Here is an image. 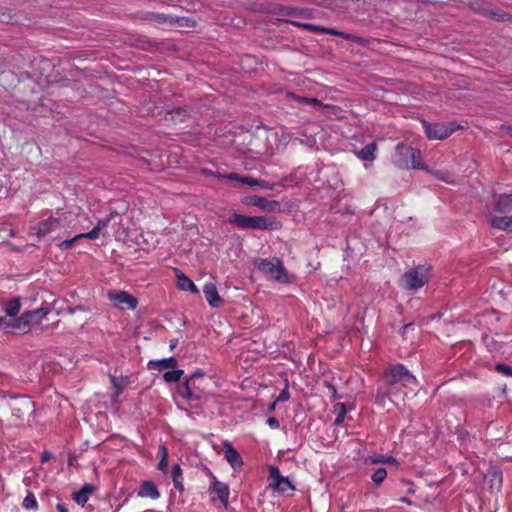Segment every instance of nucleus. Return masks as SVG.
Wrapping results in <instances>:
<instances>
[{
    "mask_svg": "<svg viewBox=\"0 0 512 512\" xmlns=\"http://www.w3.org/2000/svg\"><path fill=\"white\" fill-rule=\"evenodd\" d=\"M422 123L427 138L431 140H443L453 133V129L441 123H429L425 120Z\"/></svg>",
    "mask_w": 512,
    "mask_h": 512,
    "instance_id": "obj_9",
    "label": "nucleus"
},
{
    "mask_svg": "<svg viewBox=\"0 0 512 512\" xmlns=\"http://www.w3.org/2000/svg\"><path fill=\"white\" fill-rule=\"evenodd\" d=\"M386 396L387 395L384 392L378 391L375 395V403L378 405H384Z\"/></svg>",
    "mask_w": 512,
    "mask_h": 512,
    "instance_id": "obj_46",
    "label": "nucleus"
},
{
    "mask_svg": "<svg viewBox=\"0 0 512 512\" xmlns=\"http://www.w3.org/2000/svg\"><path fill=\"white\" fill-rule=\"evenodd\" d=\"M182 474H183V472H182V468L180 467V465L179 464L173 465L172 471H171L172 481H173L175 489L180 493L184 492Z\"/></svg>",
    "mask_w": 512,
    "mask_h": 512,
    "instance_id": "obj_26",
    "label": "nucleus"
},
{
    "mask_svg": "<svg viewBox=\"0 0 512 512\" xmlns=\"http://www.w3.org/2000/svg\"><path fill=\"white\" fill-rule=\"evenodd\" d=\"M226 179L230 181H236L241 184H246L250 186H256L257 179L250 177V176H244L237 173H227V176H225Z\"/></svg>",
    "mask_w": 512,
    "mask_h": 512,
    "instance_id": "obj_30",
    "label": "nucleus"
},
{
    "mask_svg": "<svg viewBox=\"0 0 512 512\" xmlns=\"http://www.w3.org/2000/svg\"><path fill=\"white\" fill-rule=\"evenodd\" d=\"M20 309V298H13L6 303L4 311L8 316L14 317L19 313Z\"/></svg>",
    "mask_w": 512,
    "mask_h": 512,
    "instance_id": "obj_31",
    "label": "nucleus"
},
{
    "mask_svg": "<svg viewBox=\"0 0 512 512\" xmlns=\"http://www.w3.org/2000/svg\"><path fill=\"white\" fill-rule=\"evenodd\" d=\"M109 379L114 388L112 400L115 401L122 394L124 389L130 384V378L129 376L117 377L115 375H109Z\"/></svg>",
    "mask_w": 512,
    "mask_h": 512,
    "instance_id": "obj_18",
    "label": "nucleus"
},
{
    "mask_svg": "<svg viewBox=\"0 0 512 512\" xmlns=\"http://www.w3.org/2000/svg\"><path fill=\"white\" fill-rule=\"evenodd\" d=\"M385 385L392 388L395 384L401 383L403 386L415 385L416 377L403 364L390 365L383 373Z\"/></svg>",
    "mask_w": 512,
    "mask_h": 512,
    "instance_id": "obj_2",
    "label": "nucleus"
},
{
    "mask_svg": "<svg viewBox=\"0 0 512 512\" xmlns=\"http://www.w3.org/2000/svg\"><path fill=\"white\" fill-rule=\"evenodd\" d=\"M186 116H187L186 110H184L182 108H176V109L167 111L164 116V120L166 122H174V123L182 122V121H184Z\"/></svg>",
    "mask_w": 512,
    "mask_h": 512,
    "instance_id": "obj_29",
    "label": "nucleus"
},
{
    "mask_svg": "<svg viewBox=\"0 0 512 512\" xmlns=\"http://www.w3.org/2000/svg\"><path fill=\"white\" fill-rule=\"evenodd\" d=\"M203 376L204 374L201 371H196L189 377V379L179 384L177 388L179 396L189 402L201 400L204 397L205 392L196 385V382L199 378H203Z\"/></svg>",
    "mask_w": 512,
    "mask_h": 512,
    "instance_id": "obj_4",
    "label": "nucleus"
},
{
    "mask_svg": "<svg viewBox=\"0 0 512 512\" xmlns=\"http://www.w3.org/2000/svg\"><path fill=\"white\" fill-rule=\"evenodd\" d=\"M247 205L255 206L266 212H274L279 209L280 203L276 200H269L262 196H250L244 200Z\"/></svg>",
    "mask_w": 512,
    "mask_h": 512,
    "instance_id": "obj_11",
    "label": "nucleus"
},
{
    "mask_svg": "<svg viewBox=\"0 0 512 512\" xmlns=\"http://www.w3.org/2000/svg\"><path fill=\"white\" fill-rule=\"evenodd\" d=\"M267 424H268L271 428H273V429H277V428H279V425H280V424H279V421H278L276 418H274V417H269V418L267 419Z\"/></svg>",
    "mask_w": 512,
    "mask_h": 512,
    "instance_id": "obj_49",
    "label": "nucleus"
},
{
    "mask_svg": "<svg viewBox=\"0 0 512 512\" xmlns=\"http://www.w3.org/2000/svg\"><path fill=\"white\" fill-rule=\"evenodd\" d=\"M255 267H257L261 272L266 275H269L271 278L275 279L280 283H288L289 278L285 267L279 258H257L254 261Z\"/></svg>",
    "mask_w": 512,
    "mask_h": 512,
    "instance_id": "obj_3",
    "label": "nucleus"
},
{
    "mask_svg": "<svg viewBox=\"0 0 512 512\" xmlns=\"http://www.w3.org/2000/svg\"><path fill=\"white\" fill-rule=\"evenodd\" d=\"M57 510H58V512H68L66 507L62 504H57Z\"/></svg>",
    "mask_w": 512,
    "mask_h": 512,
    "instance_id": "obj_53",
    "label": "nucleus"
},
{
    "mask_svg": "<svg viewBox=\"0 0 512 512\" xmlns=\"http://www.w3.org/2000/svg\"><path fill=\"white\" fill-rule=\"evenodd\" d=\"M386 477H387V470L385 468H383V467H379L372 474L371 480L373 481V483L375 485L379 486V485H381L383 483V481L386 479Z\"/></svg>",
    "mask_w": 512,
    "mask_h": 512,
    "instance_id": "obj_34",
    "label": "nucleus"
},
{
    "mask_svg": "<svg viewBox=\"0 0 512 512\" xmlns=\"http://www.w3.org/2000/svg\"><path fill=\"white\" fill-rule=\"evenodd\" d=\"M203 293L205 295V298H206L208 304L211 307L217 308V307L221 306L223 300L219 296L217 287L214 283H212V282L206 283L203 287Z\"/></svg>",
    "mask_w": 512,
    "mask_h": 512,
    "instance_id": "obj_15",
    "label": "nucleus"
},
{
    "mask_svg": "<svg viewBox=\"0 0 512 512\" xmlns=\"http://www.w3.org/2000/svg\"><path fill=\"white\" fill-rule=\"evenodd\" d=\"M302 27L310 30V31H321V32H325V33H328V34H331V35H338V36H341L342 38L344 39H354V37L351 35V34H348V33H344V32H339V31H336L334 29H323V28H320L318 26H315L313 24H310V23H303L301 24Z\"/></svg>",
    "mask_w": 512,
    "mask_h": 512,
    "instance_id": "obj_28",
    "label": "nucleus"
},
{
    "mask_svg": "<svg viewBox=\"0 0 512 512\" xmlns=\"http://www.w3.org/2000/svg\"><path fill=\"white\" fill-rule=\"evenodd\" d=\"M279 223L271 216H252L251 229L275 230Z\"/></svg>",
    "mask_w": 512,
    "mask_h": 512,
    "instance_id": "obj_13",
    "label": "nucleus"
},
{
    "mask_svg": "<svg viewBox=\"0 0 512 512\" xmlns=\"http://www.w3.org/2000/svg\"><path fill=\"white\" fill-rule=\"evenodd\" d=\"M430 269L426 266L420 265L403 275L404 287L409 290H417L423 287L429 280Z\"/></svg>",
    "mask_w": 512,
    "mask_h": 512,
    "instance_id": "obj_5",
    "label": "nucleus"
},
{
    "mask_svg": "<svg viewBox=\"0 0 512 512\" xmlns=\"http://www.w3.org/2000/svg\"><path fill=\"white\" fill-rule=\"evenodd\" d=\"M224 457L234 470H240L244 464L239 452L228 441L223 443Z\"/></svg>",
    "mask_w": 512,
    "mask_h": 512,
    "instance_id": "obj_12",
    "label": "nucleus"
},
{
    "mask_svg": "<svg viewBox=\"0 0 512 512\" xmlns=\"http://www.w3.org/2000/svg\"><path fill=\"white\" fill-rule=\"evenodd\" d=\"M177 360L174 357L163 358L160 360H151L147 366L150 370L163 371L165 369H174L177 367Z\"/></svg>",
    "mask_w": 512,
    "mask_h": 512,
    "instance_id": "obj_20",
    "label": "nucleus"
},
{
    "mask_svg": "<svg viewBox=\"0 0 512 512\" xmlns=\"http://www.w3.org/2000/svg\"><path fill=\"white\" fill-rule=\"evenodd\" d=\"M178 344V340L177 339H174L170 342V349H174Z\"/></svg>",
    "mask_w": 512,
    "mask_h": 512,
    "instance_id": "obj_54",
    "label": "nucleus"
},
{
    "mask_svg": "<svg viewBox=\"0 0 512 512\" xmlns=\"http://www.w3.org/2000/svg\"><path fill=\"white\" fill-rule=\"evenodd\" d=\"M494 209L498 213H511L512 212V194L499 195Z\"/></svg>",
    "mask_w": 512,
    "mask_h": 512,
    "instance_id": "obj_22",
    "label": "nucleus"
},
{
    "mask_svg": "<svg viewBox=\"0 0 512 512\" xmlns=\"http://www.w3.org/2000/svg\"><path fill=\"white\" fill-rule=\"evenodd\" d=\"M331 389H332V396H333V398H335V399L338 398L336 389L334 387H331Z\"/></svg>",
    "mask_w": 512,
    "mask_h": 512,
    "instance_id": "obj_55",
    "label": "nucleus"
},
{
    "mask_svg": "<svg viewBox=\"0 0 512 512\" xmlns=\"http://www.w3.org/2000/svg\"><path fill=\"white\" fill-rule=\"evenodd\" d=\"M289 96L294 98L300 104H312V105H317V106H321L322 105L320 100L317 99V98H310V97H304V96H296L293 93H290Z\"/></svg>",
    "mask_w": 512,
    "mask_h": 512,
    "instance_id": "obj_37",
    "label": "nucleus"
},
{
    "mask_svg": "<svg viewBox=\"0 0 512 512\" xmlns=\"http://www.w3.org/2000/svg\"><path fill=\"white\" fill-rule=\"evenodd\" d=\"M83 233H80V234H77L75 235L73 238L71 239H66L62 242H60L58 244V247L61 249V250H66V249H69L71 248L77 241L85 238V236H82Z\"/></svg>",
    "mask_w": 512,
    "mask_h": 512,
    "instance_id": "obj_36",
    "label": "nucleus"
},
{
    "mask_svg": "<svg viewBox=\"0 0 512 512\" xmlns=\"http://www.w3.org/2000/svg\"><path fill=\"white\" fill-rule=\"evenodd\" d=\"M393 163L401 169H422L424 165L421 161V153L418 149L404 144L396 146V153Z\"/></svg>",
    "mask_w": 512,
    "mask_h": 512,
    "instance_id": "obj_1",
    "label": "nucleus"
},
{
    "mask_svg": "<svg viewBox=\"0 0 512 512\" xmlns=\"http://www.w3.org/2000/svg\"><path fill=\"white\" fill-rule=\"evenodd\" d=\"M399 501L402 502V503H405L407 505H412V501L409 498H407V497H401L399 499Z\"/></svg>",
    "mask_w": 512,
    "mask_h": 512,
    "instance_id": "obj_51",
    "label": "nucleus"
},
{
    "mask_svg": "<svg viewBox=\"0 0 512 512\" xmlns=\"http://www.w3.org/2000/svg\"><path fill=\"white\" fill-rule=\"evenodd\" d=\"M488 15L492 17L493 19H496L498 21H510L512 19V16L508 13L502 12V11H493L491 10Z\"/></svg>",
    "mask_w": 512,
    "mask_h": 512,
    "instance_id": "obj_39",
    "label": "nucleus"
},
{
    "mask_svg": "<svg viewBox=\"0 0 512 512\" xmlns=\"http://www.w3.org/2000/svg\"><path fill=\"white\" fill-rule=\"evenodd\" d=\"M289 398H290V394H289L288 388H285L279 394L278 401L284 402V401H287Z\"/></svg>",
    "mask_w": 512,
    "mask_h": 512,
    "instance_id": "obj_47",
    "label": "nucleus"
},
{
    "mask_svg": "<svg viewBox=\"0 0 512 512\" xmlns=\"http://www.w3.org/2000/svg\"><path fill=\"white\" fill-rule=\"evenodd\" d=\"M366 462L369 464H391L395 467L399 466V461L390 455L374 454L367 457Z\"/></svg>",
    "mask_w": 512,
    "mask_h": 512,
    "instance_id": "obj_25",
    "label": "nucleus"
},
{
    "mask_svg": "<svg viewBox=\"0 0 512 512\" xmlns=\"http://www.w3.org/2000/svg\"><path fill=\"white\" fill-rule=\"evenodd\" d=\"M52 459V454L49 451H43L40 456V461L42 464L50 461Z\"/></svg>",
    "mask_w": 512,
    "mask_h": 512,
    "instance_id": "obj_48",
    "label": "nucleus"
},
{
    "mask_svg": "<svg viewBox=\"0 0 512 512\" xmlns=\"http://www.w3.org/2000/svg\"><path fill=\"white\" fill-rule=\"evenodd\" d=\"M2 321H3V318H2V317H0V324L2 323Z\"/></svg>",
    "mask_w": 512,
    "mask_h": 512,
    "instance_id": "obj_59",
    "label": "nucleus"
},
{
    "mask_svg": "<svg viewBox=\"0 0 512 512\" xmlns=\"http://www.w3.org/2000/svg\"><path fill=\"white\" fill-rule=\"evenodd\" d=\"M329 113H333L335 115L339 114L341 112V109L335 105L332 104H324L322 105Z\"/></svg>",
    "mask_w": 512,
    "mask_h": 512,
    "instance_id": "obj_45",
    "label": "nucleus"
},
{
    "mask_svg": "<svg viewBox=\"0 0 512 512\" xmlns=\"http://www.w3.org/2000/svg\"><path fill=\"white\" fill-rule=\"evenodd\" d=\"M228 222L240 229H251L252 216H245L234 212Z\"/></svg>",
    "mask_w": 512,
    "mask_h": 512,
    "instance_id": "obj_23",
    "label": "nucleus"
},
{
    "mask_svg": "<svg viewBox=\"0 0 512 512\" xmlns=\"http://www.w3.org/2000/svg\"><path fill=\"white\" fill-rule=\"evenodd\" d=\"M256 186L267 189V190H273L275 187L274 183H270L269 181L263 180V179H257Z\"/></svg>",
    "mask_w": 512,
    "mask_h": 512,
    "instance_id": "obj_43",
    "label": "nucleus"
},
{
    "mask_svg": "<svg viewBox=\"0 0 512 512\" xmlns=\"http://www.w3.org/2000/svg\"><path fill=\"white\" fill-rule=\"evenodd\" d=\"M23 506L26 509H32V492L28 491L26 497L23 500Z\"/></svg>",
    "mask_w": 512,
    "mask_h": 512,
    "instance_id": "obj_44",
    "label": "nucleus"
},
{
    "mask_svg": "<svg viewBox=\"0 0 512 512\" xmlns=\"http://www.w3.org/2000/svg\"><path fill=\"white\" fill-rule=\"evenodd\" d=\"M95 491V487L92 484L85 483L80 490L72 494V499L79 505H85L89 496Z\"/></svg>",
    "mask_w": 512,
    "mask_h": 512,
    "instance_id": "obj_19",
    "label": "nucleus"
},
{
    "mask_svg": "<svg viewBox=\"0 0 512 512\" xmlns=\"http://www.w3.org/2000/svg\"><path fill=\"white\" fill-rule=\"evenodd\" d=\"M335 411L337 412V416L334 420V425H340L346 416L347 410L346 406L343 403H337L335 406Z\"/></svg>",
    "mask_w": 512,
    "mask_h": 512,
    "instance_id": "obj_35",
    "label": "nucleus"
},
{
    "mask_svg": "<svg viewBox=\"0 0 512 512\" xmlns=\"http://www.w3.org/2000/svg\"><path fill=\"white\" fill-rule=\"evenodd\" d=\"M49 312H50L49 307H41L38 309H34V320L40 321Z\"/></svg>",
    "mask_w": 512,
    "mask_h": 512,
    "instance_id": "obj_42",
    "label": "nucleus"
},
{
    "mask_svg": "<svg viewBox=\"0 0 512 512\" xmlns=\"http://www.w3.org/2000/svg\"><path fill=\"white\" fill-rule=\"evenodd\" d=\"M114 216V213H110V215L104 219H99L97 221L96 226L89 232L83 233L82 236H85L87 239L95 240L99 238L100 232L107 228L112 217Z\"/></svg>",
    "mask_w": 512,
    "mask_h": 512,
    "instance_id": "obj_21",
    "label": "nucleus"
},
{
    "mask_svg": "<svg viewBox=\"0 0 512 512\" xmlns=\"http://www.w3.org/2000/svg\"><path fill=\"white\" fill-rule=\"evenodd\" d=\"M154 19L158 23H166L169 20V18L164 14H156V15H154Z\"/></svg>",
    "mask_w": 512,
    "mask_h": 512,
    "instance_id": "obj_50",
    "label": "nucleus"
},
{
    "mask_svg": "<svg viewBox=\"0 0 512 512\" xmlns=\"http://www.w3.org/2000/svg\"><path fill=\"white\" fill-rule=\"evenodd\" d=\"M174 273L177 279V287L182 291L191 292L198 294L199 289L196 287L194 282L186 276L180 269L174 268Z\"/></svg>",
    "mask_w": 512,
    "mask_h": 512,
    "instance_id": "obj_14",
    "label": "nucleus"
},
{
    "mask_svg": "<svg viewBox=\"0 0 512 512\" xmlns=\"http://www.w3.org/2000/svg\"><path fill=\"white\" fill-rule=\"evenodd\" d=\"M61 227L60 218L50 216L46 220L39 223L36 234L38 236H44L52 231H55Z\"/></svg>",
    "mask_w": 512,
    "mask_h": 512,
    "instance_id": "obj_16",
    "label": "nucleus"
},
{
    "mask_svg": "<svg viewBox=\"0 0 512 512\" xmlns=\"http://www.w3.org/2000/svg\"><path fill=\"white\" fill-rule=\"evenodd\" d=\"M408 493H409V494H414V493H415L414 488L410 487V488L408 489Z\"/></svg>",
    "mask_w": 512,
    "mask_h": 512,
    "instance_id": "obj_56",
    "label": "nucleus"
},
{
    "mask_svg": "<svg viewBox=\"0 0 512 512\" xmlns=\"http://www.w3.org/2000/svg\"><path fill=\"white\" fill-rule=\"evenodd\" d=\"M493 476H494V478L498 481V487H500V486H501V483H502L501 475L495 472V473L493 474Z\"/></svg>",
    "mask_w": 512,
    "mask_h": 512,
    "instance_id": "obj_52",
    "label": "nucleus"
},
{
    "mask_svg": "<svg viewBox=\"0 0 512 512\" xmlns=\"http://www.w3.org/2000/svg\"><path fill=\"white\" fill-rule=\"evenodd\" d=\"M495 370L505 376L512 377V368L502 363H498L495 365Z\"/></svg>",
    "mask_w": 512,
    "mask_h": 512,
    "instance_id": "obj_40",
    "label": "nucleus"
},
{
    "mask_svg": "<svg viewBox=\"0 0 512 512\" xmlns=\"http://www.w3.org/2000/svg\"><path fill=\"white\" fill-rule=\"evenodd\" d=\"M377 151L376 142H371L364 146L362 149L355 151V155L363 161H373L375 159V153Z\"/></svg>",
    "mask_w": 512,
    "mask_h": 512,
    "instance_id": "obj_24",
    "label": "nucleus"
},
{
    "mask_svg": "<svg viewBox=\"0 0 512 512\" xmlns=\"http://www.w3.org/2000/svg\"><path fill=\"white\" fill-rule=\"evenodd\" d=\"M137 495L141 498H150L155 500L160 497V492L152 481L145 480L141 483Z\"/></svg>",
    "mask_w": 512,
    "mask_h": 512,
    "instance_id": "obj_17",
    "label": "nucleus"
},
{
    "mask_svg": "<svg viewBox=\"0 0 512 512\" xmlns=\"http://www.w3.org/2000/svg\"><path fill=\"white\" fill-rule=\"evenodd\" d=\"M32 322V312L25 311L20 317L14 318L4 324L7 333H26Z\"/></svg>",
    "mask_w": 512,
    "mask_h": 512,
    "instance_id": "obj_7",
    "label": "nucleus"
},
{
    "mask_svg": "<svg viewBox=\"0 0 512 512\" xmlns=\"http://www.w3.org/2000/svg\"><path fill=\"white\" fill-rule=\"evenodd\" d=\"M269 481V485L279 493H285L295 489L292 482L287 477L282 476L277 467L270 468Z\"/></svg>",
    "mask_w": 512,
    "mask_h": 512,
    "instance_id": "obj_8",
    "label": "nucleus"
},
{
    "mask_svg": "<svg viewBox=\"0 0 512 512\" xmlns=\"http://www.w3.org/2000/svg\"><path fill=\"white\" fill-rule=\"evenodd\" d=\"M107 298L112 305L121 310H135L138 306V299L124 290H108Z\"/></svg>",
    "mask_w": 512,
    "mask_h": 512,
    "instance_id": "obj_6",
    "label": "nucleus"
},
{
    "mask_svg": "<svg viewBox=\"0 0 512 512\" xmlns=\"http://www.w3.org/2000/svg\"><path fill=\"white\" fill-rule=\"evenodd\" d=\"M201 174L204 175V176L216 177V178H219V179H226L225 176H227V174H222L220 172H215V171H212V170H210L208 168L201 169Z\"/></svg>",
    "mask_w": 512,
    "mask_h": 512,
    "instance_id": "obj_41",
    "label": "nucleus"
},
{
    "mask_svg": "<svg viewBox=\"0 0 512 512\" xmlns=\"http://www.w3.org/2000/svg\"><path fill=\"white\" fill-rule=\"evenodd\" d=\"M213 479L214 481L209 488L211 500L214 501L218 498L224 507H227L230 496L229 487L226 483L216 480L215 477H213Z\"/></svg>",
    "mask_w": 512,
    "mask_h": 512,
    "instance_id": "obj_10",
    "label": "nucleus"
},
{
    "mask_svg": "<svg viewBox=\"0 0 512 512\" xmlns=\"http://www.w3.org/2000/svg\"><path fill=\"white\" fill-rule=\"evenodd\" d=\"M431 174L438 180L452 184L454 181L452 180V175L449 172H444L440 170L432 171Z\"/></svg>",
    "mask_w": 512,
    "mask_h": 512,
    "instance_id": "obj_38",
    "label": "nucleus"
},
{
    "mask_svg": "<svg viewBox=\"0 0 512 512\" xmlns=\"http://www.w3.org/2000/svg\"><path fill=\"white\" fill-rule=\"evenodd\" d=\"M160 460L158 462L157 468L161 471H165L168 467V450L165 446H160L158 451Z\"/></svg>",
    "mask_w": 512,
    "mask_h": 512,
    "instance_id": "obj_33",
    "label": "nucleus"
},
{
    "mask_svg": "<svg viewBox=\"0 0 512 512\" xmlns=\"http://www.w3.org/2000/svg\"><path fill=\"white\" fill-rule=\"evenodd\" d=\"M183 374V370L174 368L172 370L166 371L163 375V379L168 383L178 382Z\"/></svg>",
    "mask_w": 512,
    "mask_h": 512,
    "instance_id": "obj_32",
    "label": "nucleus"
},
{
    "mask_svg": "<svg viewBox=\"0 0 512 512\" xmlns=\"http://www.w3.org/2000/svg\"><path fill=\"white\" fill-rule=\"evenodd\" d=\"M37 507H38L37 501L34 499V510L37 509Z\"/></svg>",
    "mask_w": 512,
    "mask_h": 512,
    "instance_id": "obj_58",
    "label": "nucleus"
},
{
    "mask_svg": "<svg viewBox=\"0 0 512 512\" xmlns=\"http://www.w3.org/2000/svg\"><path fill=\"white\" fill-rule=\"evenodd\" d=\"M508 133L512 136V127L507 128Z\"/></svg>",
    "mask_w": 512,
    "mask_h": 512,
    "instance_id": "obj_57",
    "label": "nucleus"
},
{
    "mask_svg": "<svg viewBox=\"0 0 512 512\" xmlns=\"http://www.w3.org/2000/svg\"><path fill=\"white\" fill-rule=\"evenodd\" d=\"M490 224L494 228L507 230L512 227V216H492L490 218Z\"/></svg>",
    "mask_w": 512,
    "mask_h": 512,
    "instance_id": "obj_27",
    "label": "nucleus"
}]
</instances>
